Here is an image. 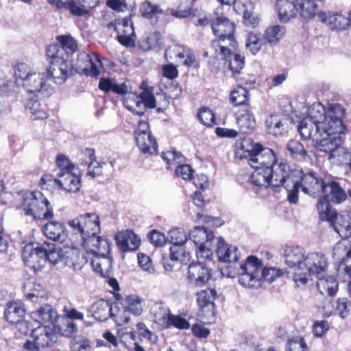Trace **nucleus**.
<instances>
[{
    "label": "nucleus",
    "instance_id": "obj_40",
    "mask_svg": "<svg viewBox=\"0 0 351 351\" xmlns=\"http://www.w3.org/2000/svg\"><path fill=\"white\" fill-rule=\"evenodd\" d=\"M237 123L240 130L243 133H250L256 127L254 116L247 110H242L238 112Z\"/></svg>",
    "mask_w": 351,
    "mask_h": 351
},
{
    "label": "nucleus",
    "instance_id": "obj_43",
    "mask_svg": "<svg viewBox=\"0 0 351 351\" xmlns=\"http://www.w3.org/2000/svg\"><path fill=\"white\" fill-rule=\"evenodd\" d=\"M87 263V258L77 249H70L65 252L64 263L75 270H80Z\"/></svg>",
    "mask_w": 351,
    "mask_h": 351
},
{
    "label": "nucleus",
    "instance_id": "obj_24",
    "mask_svg": "<svg viewBox=\"0 0 351 351\" xmlns=\"http://www.w3.org/2000/svg\"><path fill=\"white\" fill-rule=\"evenodd\" d=\"M118 35L119 42L126 47H133L135 45L134 29L133 25L130 19H124L121 23H119L115 27Z\"/></svg>",
    "mask_w": 351,
    "mask_h": 351
},
{
    "label": "nucleus",
    "instance_id": "obj_20",
    "mask_svg": "<svg viewBox=\"0 0 351 351\" xmlns=\"http://www.w3.org/2000/svg\"><path fill=\"white\" fill-rule=\"evenodd\" d=\"M320 18L322 21L332 30L344 29L351 25V12L348 17L337 12H322Z\"/></svg>",
    "mask_w": 351,
    "mask_h": 351
},
{
    "label": "nucleus",
    "instance_id": "obj_36",
    "mask_svg": "<svg viewBox=\"0 0 351 351\" xmlns=\"http://www.w3.org/2000/svg\"><path fill=\"white\" fill-rule=\"evenodd\" d=\"M275 7L279 20L282 22H287L295 14V0L294 2L288 0H278Z\"/></svg>",
    "mask_w": 351,
    "mask_h": 351
},
{
    "label": "nucleus",
    "instance_id": "obj_47",
    "mask_svg": "<svg viewBox=\"0 0 351 351\" xmlns=\"http://www.w3.org/2000/svg\"><path fill=\"white\" fill-rule=\"evenodd\" d=\"M296 11L304 19H309L316 15L318 6L315 0H295Z\"/></svg>",
    "mask_w": 351,
    "mask_h": 351
},
{
    "label": "nucleus",
    "instance_id": "obj_51",
    "mask_svg": "<svg viewBox=\"0 0 351 351\" xmlns=\"http://www.w3.org/2000/svg\"><path fill=\"white\" fill-rule=\"evenodd\" d=\"M112 261L110 258L105 256L95 255V258L91 261V265L93 269L101 276H104L108 273Z\"/></svg>",
    "mask_w": 351,
    "mask_h": 351
},
{
    "label": "nucleus",
    "instance_id": "obj_19",
    "mask_svg": "<svg viewBox=\"0 0 351 351\" xmlns=\"http://www.w3.org/2000/svg\"><path fill=\"white\" fill-rule=\"evenodd\" d=\"M73 68L71 63H64L60 64H51L47 69L46 75L47 82L52 80L57 84H63L66 79L72 75Z\"/></svg>",
    "mask_w": 351,
    "mask_h": 351
},
{
    "label": "nucleus",
    "instance_id": "obj_37",
    "mask_svg": "<svg viewBox=\"0 0 351 351\" xmlns=\"http://www.w3.org/2000/svg\"><path fill=\"white\" fill-rule=\"evenodd\" d=\"M254 170L251 175L250 180L254 186L262 188L270 186L271 187V170L263 167L254 168Z\"/></svg>",
    "mask_w": 351,
    "mask_h": 351
},
{
    "label": "nucleus",
    "instance_id": "obj_45",
    "mask_svg": "<svg viewBox=\"0 0 351 351\" xmlns=\"http://www.w3.org/2000/svg\"><path fill=\"white\" fill-rule=\"evenodd\" d=\"M43 247L45 251V263L49 262L52 265H56L60 261H65V253H62V250L60 247H57L53 243L47 242L43 243Z\"/></svg>",
    "mask_w": 351,
    "mask_h": 351
},
{
    "label": "nucleus",
    "instance_id": "obj_14",
    "mask_svg": "<svg viewBox=\"0 0 351 351\" xmlns=\"http://www.w3.org/2000/svg\"><path fill=\"white\" fill-rule=\"evenodd\" d=\"M161 157L169 166L179 165L176 169V173L178 176L186 180L191 179L193 170L189 165H181L184 162V156L180 152L167 151L162 152Z\"/></svg>",
    "mask_w": 351,
    "mask_h": 351
},
{
    "label": "nucleus",
    "instance_id": "obj_64",
    "mask_svg": "<svg viewBox=\"0 0 351 351\" xmlns=\"http://www.w3.org/2000/svg\"><path fill=\"white\" fill-rule=\"evenodd\" d=\"M56 162L60 169L59 173H68L76 169L73 163L64 154H58Z\"/></svg>",
    "mask_w": 351,
    "mask_h": 351
},
{
    "label": "nucleus",
    "instance_id": "obj_32",
    "mask_svg": "<svg viewBox=\"0 0 351 351\" xmlns=\"http://www.w3.org/2000/svg\"><path fill=\"white\" fill-rule=\"evenodd\" d=\"M197 302L199 308L204 311L207 308L212 313L215 310L214 300L219 297L216 291L212 289L202 290L196 293Z\"/></svg>",
    "mask_w": 351,
    "mask_h": 351
},
{
    "label": "nucleus",
    "instance_id": "obj_31",
    "mask_svg": "<svg viewBox=\"0 0 351 351\" xmlns=\"http://www.w3.org/2000/svg\"><path fill=\"white\" fill-rule=\"evenodd\" d=\"M258 143H254L250 138H245L237 140L235 143L234 154L237 158L247 159L254 153Z\"/></svg>",
    "mask_w": 351,
    "mask_h": 351
},
{
    "label": "nucleus",
    "instance_id": "obj_6",
    "mask_svg": "<svg viewBox=\"0 0 351 351\" xmlns=\"http://www.w3.org/2000/svg\"><path fill=\"white\" fill-rule=\"evenodd\" d=\"M329 263L327 256L322 252H309L306 257V262L302 271L297 272L293 280L298 285H305L311 276L319 278L326 274Z\"/></svg>",
    "mask_w": 351,
    "mask_h": 351
},
{
    "label": "nucleus",
    "instance_id": "obj_59",
    "mask_svg": "<svg viewBox=\"0 0 351 351\" xmlns=\"http://www.w3.org/2000/svg\"><path fill=\"white\" fill-rule=\"evenodd\" d=\"M56 39L60 43L58 45L64 48V51H68L69 56L77 51V45L76 40L70 35L58 36Z\"/></svg>",
    "mask_w": 351,
    "mask_h": 351
},
{
    "label": "nucleus",
    "instance_id": "obj_10",
    "mask_svg": "<svg viewBox=\"0 0 351 351\" xmlns=\"http://www.w3.org/2000/svg\"><path fill=\"white\" fill-rule=\"evenodd\" d=\"M326 177L328 176L322 177L313 171L306 173L300 171V174L298 175V178H300L298 189L301 187L302 191L310 196L318 197L323 193Z\"/></svg>",
    "mask_w": 351,
    "mask_h": 351
},
{
    "label": "nucleus",
    "instance_id": "obj_53",
    "mask_svg": "<svg viewBox=\"0 0 351 351\" xmlns=\"http://www.w3.org/2000/svg\"><path fill=\"white\" fill-rule=\"evenodd\" d=\"M287 149L291 156L298 160H304L307 154L303 145L296 140H290L287 144Z\"/></svg>",
    "mask_w": 351,
    "mask_h": 351
},
{
    "label": "nucleus",
    "instance_id": "obj_13",
    "mask_svg": "<svg viewBox=\"0 0 351 351\" xmlns=\"http://www.w3.org/2000/svg\"><path fill=\"white\" fill-rule=\"evenodd\" d=\"M82 239V246L87 252L94 255H108L111 243L106 237L89 234Z\"/></svg>",
    "mask_w": 351,
    "mask_h": 351
},
{
    "label": "nucleus",
    "instance_id": "obj_62",
    "mask_svg": "<svg viewBox=\"0 0 351 351\" xmlns=\"http://www.w3.org/2000/svg\"><path fill=\"white\" fill-rule=\"evenodd\" d=\"M95 150L92 148H86L82 151L77 155L78 164L81 166H87L95 165L94 160L95 159Z\"/></svg>",
    "mask_w": 351,
    "mask_h": 351
},
{
    "label": "nucleus",
    "instance_id": "obj_41",
    "mask_svg": "<svg viewBox=\"0 0 351 351\" xmlns=\"http://www.w3.org/2000/svg\"><path fill=\"white\" fill-rule=\"evenodd\" d=\"M213 232L204 227L196 226L190 233V239L196 246L206 244L214 240Z\"/></svg>",
    "mask_w": 351,
    "mask_h": 351
},
{
    "label": "nucleus",
    "instance_id": "obj_61",
    "mask_svg": "<svg viewBox=\"0 0 351 351\" xmlns=\"http://www.w3.org/2000/svg\"><path fill=\"white\" fill-rule=\"evenodd\" d=\"M125 301L128 304L126 311L133 313L135 315H139L142 313L141 300L136 295H127Z\"/></svg>",
    "mask_w": 351,
    "mask_h": 351
},
{
    "label": "nucleus",
    "instance_id": "obj_35",
    "mask_svg": "<svg viewBox=\"0 0 351 351\" xmlns=\"http://www.w3.org/2000/svg\"><path fill=\"white\" fill-rule=\"evenodd\" d=\"M31 315L35 321L39 323L53 324L58 318L57 312L49 304L40 306L36 311L32 312Z\"/></svg>",
    "mask_w": 351,
    "mask_h": 351
},
{
    "label": "nucleus",
    "instance_id": "obj_46",
    "mask_svg": "<svg viewBox=\"0 0 351 351\" xmlns=\"http://www.w3.org/2000/svg\"><path fill=\"white\" fill-rule=\"evenodd\" d=\"M193 1L194 0H181L176 10H169V14L179 19L194 16L197 10V9L193 10Z\"/></svg>",
    "mask_w": 351,
    "mask_h": 351
},
{
    "label": "nucleus",
    "instance_id": "obj_16",
    "mask_svg": "<svg viewBox=\"0 0 351 351\" xmlns=\"http://www.w3.org/2000/svg\"><path fill=\"white\" fill-rule=\"evenodd\" d=\"M237 42L234 34L230 36H217V38L212 41L210 50L213 51L216 57L220 56L223 60H227L228 55L236 48Z\"/></svg>",
    "mask_w": 351,
    "mask_h": 351
},
{
    "label": "nucleus",
    "instance_id": "obj_12",
    "mask_svg": "<svg viewBox=\"0 0 351 351\" xmlns=\"http://www.w3.org/2000/svg\"><path fill=\"white\" fill-rule=\"evenodd\" d=\"M306 256L305 250L300 246H287L283 252L285 263L294 270V274L302 271Z\"/></svg>",
    "mask_w": 351,
    "mask_h": 351
},
{
    "label": "nucleus",
    "instance_id": "obj_60",
    "mask_svg": "<svg viewBox=\"0 0 351 351\" xmlns=\"http://www.w3.org/2000/svg\"><path fill=\"white\" fill-rule=\"evenodd\" d=\"M111 306H114L116 310L113 311V314L109 313V317H111L119 326H122L124 324L129 322L130 317L127 315L126 308L121 310L119 304L116 302L111 303Z\"/></svg>",
    "mask_w": 351,
    "mask_h": 351
},
{
    "label": "nucleus",
    "instance_id": "obj_48",
    "mask_svg": "<svg viewBox=\"0 0 351 351\" xmlns=\"http://www.w3.org/2000/svg\"><path fill=\"white\" fill-rule=\"evenodd\" d=\"M268 132L274 136L283 134L287 131V123L276 115H270L265 120Z\"/></svg>",
    "mask_w": 351,
    "mask_h": 351
},
{
    "label": "nucleus",
    "instance_id": "obj_63",
    "mask_svg": "<svg viewBox=\"0 0 351 351\" xmlns=\"http://www.w3.org/2000/svg\"><path fill=\"white\" fill-rule=\"evenodd\" d=\"M54 329L60 333L62 336L71 337L77 331L75 323L66 319L62 326L54 325Z\"/></svg>",
    "mask_w": 351,
    "mask_h": 351
},
{
    "label": "nucleus",
    "instance_id": "obj_21",
    "mask_svg": "<svg viewBox=\"0 0 351 351\" xmlns=\"http://www.w3.org/2000/svg\"><path fill=\"white\" fill-rule=\"evenodd\" d=\"M117 246L122 252L136 250L141 245V239L132 231L119 232L115 236Z\"/></svg>",
    "mask_w": 351,
    "mask_h": 351
},
{
    "label": "nucleus",
    "instance_id": "obj_38",
    "mask_svg": "<svg viewBox=\"0 0 351 351\" xmlns=\"http://www.w3.org/2000/svg\"><path fill=\"white\" fill-rule=\"evenodd\" d=\"M25 313V310L21 302H11L7 304L4 311L5 319L12 324L19 322Z\"/></svg>",
    "mask_w": 351,
    "mask_h": 351
},
{
    "label": "nucleus",
    "instance_id": "obj_18",
    "mask_svg": "<svg viewBox=\"0 0 351 351\" xmlns=\"http://www.w3.org/2000/svg\"><path fill=\"white\" fill-rule=\"evenodd\" d=\"M325 182L326 186L324 187L322 197L328 199L330 197L331 202L335 204H341L346 199L347 195L345 191L333 178L328 176Z\"/></svg>",
    "mask_w": 351,
    "mask_h": 351
},
{
    "label": "nucleus",
    "instance_id": "obj_9",
    "mask_svg": "<svg viewBox=\"0 0 351 351\" xmlns=\"http://www.w3.org/2000/svg\"><path fill=\"white\" fill-rule=\"evenodd\" d=\"M68 224L74 231L80 234L82 238L89 234L96 235L100 232L99 217L95 213H86L80 215Z\"/></svg>",
    "mask_w": 351,
    "mask_h": 351
},
{
    "label": "nucleus",
    "instance_id": "obj_39",
    "mask_svg": "<svg viewBox=\"0 0 351 351\" xmlns=\"http://www.w3.org/2000/svg\"><path fill=\"white\" fill-rule=\"evenodd\" d=\"M136 141L138 148L144 154H153L157 151V143L151 133L138 134Z\"/></svg>",
    "mask_w": 351,
    "mask_h": 351
},
{
    "label": "nucleus",
    "instance_id": "obj_3",
    "mask_svg": "<svg viewBox=\"0 0 351 351\" xmlns=\"http://www.w3.org/2000/svg\"><path fill=\"white\" fill-rule=\"evenodd\" d=\"M241 272L240 285L249 289L258 288L262 279L271 282L278 276L275 269L263 268L261 261L253 256L247 258L245 265L241 268Z\"/></svg>",
    "mask_w": 351,
    "mask_h": 351
},
{
    "label": "nucleus",
    "instance_id": "obj_22",
    "mask_svg": "<svg viewBox=\"0 0 351 351\" xmlns=\"http://www.w3.org/2000/svg\"><path fill=\"white\" fill-rule=\"evenodd\" d=\"M53 182L61 189L70 193H76L81 187V179L74 171L68 173H58V178L53 179Z\"/></svg>",
    "mask_w": 351,
    "mask_h": 351
},
{
    "label": "nucleus",
    "instance_id": "obj_25",
    "mask_svg": "<svg viewBox=\"0 0 351 351\" xmlns=\"http://www.w3.org/2000/svg\"><path fill=\"white\" fill-rule=\"evenodd\" d=\"M165 56L171 58L175 57L178 59L179 62L187 66H191L195 61V56L189 48L178 45L167 49Z\"/></svg>",
    "mask_w": 351,
    "mask_h": 351
},
{
    "label": "nucleus",
    "instance_id": "obj_28",
    "mask_svg": "<svg viewBox=\"0 0 351 351\" xmlns=\"http://www.w3.org/2000/svg\"><path fill=\"white\" fill-rule=\"evenodd\" d=\"M211 29L214 35L217 36H230L234 34L235 26L227 17L217 16L211 22Z\"/></svg>",
    "mask_w": 351,
    "mask_h": 351
},
{
    "label": "nucleus",
    "instance_id": "obj_30",
    "mask_svg": "<svg viewBox=\"0 0 351 351\" xmlns=\"http://www.w3.org/2000/svg\"><path fill=\"white\" fill-rule=\"evenodd\" d=\"M317 278V287L322 295L333 297L337 293L339 284L334 276L324 274Z\"/></svg>",
    "mask_w": 351,
    "mask_h": 351
},
{
    "label": "nucleus",
    "instance_id": "obj_29",
    "mask_svg": "<svg viewBox=\"0 0 351 351\" xmlns=\"http://www.w3.org/2000/svg\"><path fill=\"white\" fill-rule=\"evenodd\" d=\"M334 230L341 237L351 236V212L344 211L338 214L332 223Z\"/></svg>",
    "mask_w": 351,
    "mask_h": 351
},
{
    "label": "nucleus",
    "instance_id": "obj_54",
    "mask_svg": "<svg viewBox=\"0 0 351 351\" xmlns=\"http://www.w3.org/2000/svg\"><path fill=\"white\" fill-rule=\"evenodd\" d=\"M248 90L243 86H238L230 94V101L234 106L245 105L248 101Z\"/></svg>",
    "mask_w": 351,
    "mask_h": 351
},
{
    "label": "nucleus",
    "instance_id": "obj_55",
    "mask_svg": "<svg viewBox=\"0 0 351 351\" xmlns=\"http://www.w3.org/2000/svg\"><path fill=\"white\" fill-rule=\"evenodd\" d=\"M225 62H228V67L232 73L237 74L240 73L244 66L245 58L241 55L230 53V55H228L227 60Z\"/></svg>",
    "mask_w": 351,
    "mask_h": 351
},
{
    "label": "nucleus",
    "instance_id": "obj_27",
    "mask_svg": "<svg viewBox=\"0 0 351 351\" xmlns=\"http://www.w3.org/2000/svg\"><path fill=\"white\" fill-rule=\"evenodd\" d=\"M43 232L48 239L60 243H63L67 237L65 226L58 221H51L45 224L43 227Z\"/></svg>",
    "mask_w": 351,
    "mask_h": 351
},
{
    "label": "nucleus",
    "instance_id": "obj_5",
    "mask_svg": "<svg viewBox=\"0 0 351 351\" xmlns=\"http://www.w3.org/2000/svg\"><path fill=\"white\" fill-rule=\"evenodd\" d=\"M14 73L22 80L23 87L27 93L39 94L44 98L51 94L52 89L45 73L33 71L27 64L19 63L15 67Z\"/></svg>",
    "mask_w": 351,
    "mask_h": 351
},
{
    "label": "nucleus",
    "instance_id": "obj_2",
    "mask_svg": "<svg viewBox=\"0 0 351 351\" xmlns=\"http://www.w3.org/2000/svg\"><path fill=\"white\" fill-rule=\"evenodd\" d=\"M270 170L271 187L275 189L283 186L287 192L288 201L291 204H296L298 201V175L300 171L291 169L289 165L282 158Z\"/></svg>",
    "mask_w": 351,
    "mask_h": 351
},
{
    "label": "nucleus",
    "instance_id": "obj_57",
    "mask_svg": "<svg viewBox=\"0 0 351 351\" xmlns=\"http://www.w3.org/2000/svg\"><path fill=\"white\" fill-rule=\"evenodd\" d=\"M140 11L142 16L147 19H152L162 12V10L157 5L153 4L149 1H145L141 3Z\"/></svg>",
    "mask_w": 351,
    "mask_h": 351
},
{
    "label": "nucleus",
    "instance_id": "obj_1",
    "mask_svg": "<svg viewBox=\"0 0 351 351\" xmlns=\"http://www.w3.org/2000/svg\"><path fill=\"white\" fill-rule=\"evenodd\" d=\"M345 110L339 104L330 105L326 109L320 103H314L306 115L300 122L298 131L304 139H313L315 147L319 151L323 141H328L332 135L343 134L346 130L343 122Z\"/></svg>",
    "mask_w": 351,
    "mask_h": 351
},
{
    "label": "nucleus",
    "instance_id": "obj_44",
    "mask_svg": "<svg viewBox=\"0 0 351 351\" xmlns=\"http://www.w3.org/2000/svg\"><path fill=\"white\" fill-rule=\"evenodd\" d=\"M317 209L320 219L322 221H329L331 223L338 215L336 210L332 208L330 205L329 200L326 197H321L319 199L317 204Z\"/></svg>",
    "mask_w": 351,
    "mask_h": 351
},
{
    "label": "nucleus",
    "instance_id": "obj_52",
    "mask_svg": "<svg viewBox=\"0 0 351 351\" xmlns=\"http://www.w3.org/2000/svg\"><path fill=\"white\" fill-rule=\"evenodd\" d=\"M26 107L35 119H43L47 117L46 105L40 101L29 99Z\"/></svg>",
    "mask_w": 351,
    "mask_h": 351
},
{
    "label": "nucleus",
    "instance_id": "obj_56",
    "mask_svg": "<svg viewBox=\"0 0 351 351\" xmlns=\"http://www.w3.org/2000/svg\"><path fill=\"white\" fill-rule=\"evenodd\" d=\"M167 239L173 245H182L187 241L188 237L184 229L174 228L169 231Z\"/></svg>",
    "mask_w": 351,
    "mask_h": 351
},
{
    "label": "nucleus",
    "instance_id": "obj_50",
    "mask_svg": "<svg viewBox=\"0 0 351 351\" xmlns=\"http://www.w3.org/2000/svg\"><path fill=\"white\" fill-rule=\"evenodd\" d=\"M285 34V29L282 26L274 25L266 29L264 34L265 40L271 45H276Z\"/></svg>",
    "mask_w": 351,
    "mask_h": 351
},
{
    "label": "nucleus",
    "instance_id": "obj_33",
    "mask_svg": "<svg viewBox=\"0 0 351 351\" xmlns=\"http://www.w3.org/2000/svg\"><path fill=\"white\" fill-rule=\"evenodd\" d=\"M46 55L50 60V64H60L71 63L69 52L58 45H51L47 47Z\"/></svg>",
    "mask_w": 351,
    "mask_h": 351
},
{
    "label": "nucleus",
    "instance_id": "obj_11",
    "mask_svg": "<svg viewBox=\"0 0 351 351\" xmlns=\"http://www.w3.org/2000/svg\"><path fill=\"white\" fill-rule=\"evenodd\" d=\"M25 265L34 271L41 270L45 265V251L43 243L34 246L29 243L24 246L22 252Z\"/></svg>",
    "mask_w": 351,
    "mask_h": 351
},
{
    "label": "nucleus",
    "instance_id": "obj_26",
    "mask_svg": "<svg viewBox=\"0 0 351 351\" xmlns=\"http://www.w3.org/2000/svg\"><path fill=\"white\" fill-rule=\"evenodd\" d=\"M216 254L219 261L226 263H235L239 258L237 247L226 243L222 237L217 238Z\"/></svg>",
    "mask_w": 351,
    "mask_h": 351
},
{
    "label": "nucleus",
    "instance_id": "obj_15",
    "mask_svg": "<svg viewBox=\"0 0 351 351\" xmlns=\"http://www.w3.org/2000/svg\"><path fill=\"white\" fill-rule=\"evenodd\" d=\"M211 278L210 269L205 263H192L188 267L187 278L189 283L195 287H202Z\"/></svg>",
    "mask_w": 351,
    "mask_h": 351
},
{
    "label": "nucleus",
    "instance_id": "obj_4",
    "mask_svg": "<svg viewBox=\"0 0 351 351\" xmlns=\"http://www.w3.org/2000/svg\"><path fill=\"white\" fill-rule=\"evenodd\" d=\"M99 88L105 92L112 91L119 95H126L123 99L125 107L138 116H142L145 112V106L141 95L132 93L131 86L129 82L117 83L113 79L101 78L99 82Z\"/></svg>",
    "mask_w": 351,
    "mask_h": 351
},
{
    "label": "nucleus",
    "instance_id": "obj_49",
    "mask_svg": "<svg viewBox=\"0 0 351 351\" xmlns=\"http://www.w3.org/2000/svg\"><path fill=\"white\" fill-rule=\"evenodd\" d=\"M75 16H83L89 14L91 9L95 8L100 0H73Z\"/></svg>",
    "mask_w": 351,
    "mask_h": 351
},
{
    "label": "nucleus",
    "instance_id": "obj_17",
    "mask_svg": "<svg viewBox=\"0 0 351 351\" xmlns=\"http://www.w3.org/2000/svg\"><path fill=\"white\" fill-rule=\"evenodd\" d=\"M95 61L99 62L98 56L93 55L92 57L88 53L81 52L78 54L76 62L77 72L82 73L86 75L97 77L99 71Z\"/></svg>",
    "mask_w": 351,
    "mask_h": 351
},
{
    "label": "nucleus",
    "instance_id": "obj_23",
    "mask_svg": "<svg viewBox=\"0 0 351 351\" xmlns=\"http://www.w3.org/2000/svg\"><path fill=\"white\" fill-rule=\"evenodd\" d=\"M32 337L40 348L51 347L57 341V336L53 330L45 326L34 329Z\"/></svg>",
    "mask_w": 351,
    "mask_h": 351
},
{
    "label": "nucleus",
    "instance_id": "obj_8",
    "mask_svg": "<svg viewBox=\"0 0 351 351\" xmlns=\"http://www.w3.org/2000/svg\"><path fill=\"white\" fill-rule=\"evenodd\" d=\"M319 145V152L328 154V159L337 162L340 165H347L351 171V154L340 146L341 139L339 136L332 135L329 140L323 141Z\"/></svg>",
    "mask_w": 351,
    "mask_h": 351
},
{
    "label": "nucleus",
    "instance_id": "obj_7",
    "mask_svg": "<svg viewBox=\"0 0 351 351\" xmlns=\"http://www.w3.org/2000/svg\"><path fill=\"white\" fill-rule=\"evenodd\" d=\"M21 208L26 215L35 219H50L53 217V210L48 199L40 191H32L25 195Z\"/></svg>",
    "mask_w": 351,
    "mask_h": 351
},
{
    "label": "nucleus",
    "instance_id": "obj_58",
    "mask_svg": "<svg viewBox=\"0 0 351 351\" xmlns=\"http://www.w3.org/2000/svg\"><path fill=\"white\" fill-rule=\"evenodd\" d=\"M211 243L206 244L202 243L201 245L196 246V256L198 260L197 262L204 263V261H210L213 258V250L211 249Z\"/></svg>",
    "mask_w": 351,
    "mask_h": 351
},
{
    "label": "nucleus",
    "instance_id": "obj_42",
    "mask_svg": "<svg viewBox=\"0 0 351 351\" xmlns=\"http://www.w3.org/2000/svg\"><path fill=\"white\" fill-rule=\"evenodd\" d=\"M150 313L154 322L163 327L171 315L169 308L162 302H154L150 308Z\"/></svg>",
    "mask_w": 351,
    "mask_h": 351
},
{
    "label": "nucleus",
    "instance_id": "obj_34",
    "mask_svg": "<svg viewBox=\"0 0 351 351\" xmlns=\"http://www.w3.org/2000/svg\"><path fill=\"white\" fill-rule=\"evenodd\" d=\"M116 307L110 305V302L99 300L93 303L90 307L93 316L99 321H106L109 317V313L113 314Z\"/></svg>",
    "mask_w": 351,
    "mask_h": 351
}]
</instances>
